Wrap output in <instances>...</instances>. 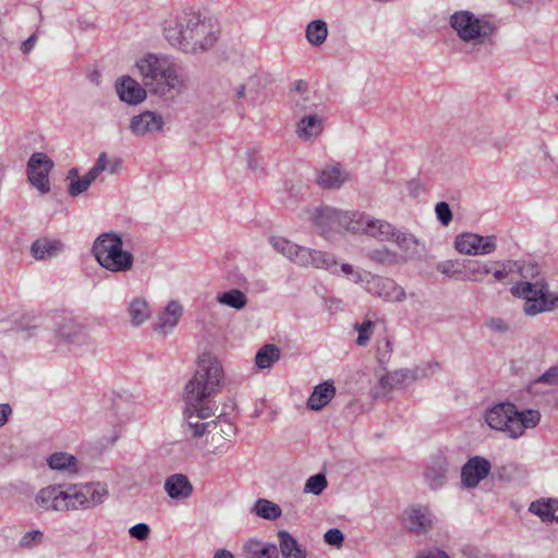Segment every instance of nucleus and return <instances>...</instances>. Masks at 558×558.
Listing matches in <instances>:
<instances>
[{"label":"nucleus","instance_id":"1","mask_svg":"<svg viewBox=\"0 0 558 558\" xmlns=\"http://www.w3.org/2000/svg\"><path fill=\"white\" fill-rule=\"evenodd\" d=\"M163 33L171 46L191 54L209 50L218 39L215 22L193 10L179 12L167 21Z\"/></svg>","mask_w":558,"mask_h":558},{"label":"nucleus","instance_id":"2","mask_svg":"<svg viewBox=\"0 0 558 558\" xmlns=\"http://www.w3.org/2000/svg\"><path fill=\"white\" fill-rule=\"evenodd\" d=\"M216 410V405H206L203 409L184 411V434L194 439L206 437L204 457H222L231 449L232 439L236 435V427L226 417L206 421L215 415Z\"/></svg>","mask_w":558,"mask_h":558},{"label":"nucleus","instance_id":"3","mask_svg":"<svg viewBox=\"0 0 558 558\" xmlns=\"http://www.w3.org/2000/svg\"><path fill=\"white\" fill-rule=\"evenodd\" d=\"M144 86L151 94L172 98L186 89L184 66L163 54L148 53L136 61Z\"/></svg>","mask_w":558,"mask_h":558},{"label":"nucleus","instance_id":"4","mask_svg":"<svg viewBox=\"0 0 558 558\" xmlns=\"http://www.w3.org/2000/svg\"><path fill=\"white\" fill-rule=\"evenodd\" d=\"M225 372L219 360L210 353L198 357L197 368L184 388L185 411L215 405L210 397L220 390Z\"/></svg>","mask_w":558,"mask_h":558},{"label":"nucleus","instance_id":"5","mask_svg":"<svg viewBox=\"0 0 558 558\" xmlns=\"http://www.w3.org/2000/svg\"><path fill=\"white\" fill-rule=\"evenodd\" d=\"M485 420L490 428L502 432L510 438H518L525 429L533 428L539 423L541 413L531 409L519 411L514 404L502 402L488 409Z\"/></svg>","mask_w":558,"mask_h":558},{"label":"nucleus","instance_id":"6","mask_svg":"<svg viewBox=\"0 0 558 558\" xmlns=\"http://www.w3.org/2000/svg\"><path fill=\"white\" fill-rule=\"evenodd\" d=\"M92 252L98 264L111 272H128L133 268L134 256L123 250L120 235L102 233L94 242Z\"/></svg>","mask_w":558,"mask_h":558},{"label":"nucleus","instance_id":"7","mask_svg":"<svg viewBox=\"0 0 558 558\" xmlns=\"http://www.w3.org/2000/svg\"><path fill=\"white\" fill-rule=\"evenodd\" d=\"M269 243L276 252L301 267H313L329 270L332 274L336 272L333 268L337 266V260L332 254L298 245L281 236H271Z\"/></svg>","mask_w":558,"mask_h":558},{"label":"nucleus","instance_id":"8","mask_svg":"<svg viewBox=\"0 0 558 558\" xmlns=\"http://www.w3.org/2000/svg\"><path fill=\"white\" fill-rule=\"evenodd\" d=\"M449 24L460 40L472 45L490 41L496 31V26L486 16H476L469 10L452 13Z\"/></svg>","mask_w":558,"mask_h":558},{"label":"nucleus","instance_id":"9","mask_svg":"<svg viewBox=\"0 0 558 558\" xmlns=\"http://www.w3.org/2000/svg\"><path fill=\"white\" fill-rule=\"evenodd\" d=\"M510 291L513 295L524 300L523 312L529 316L550 312L558 307V294L549 292L548 283L544 279H537L534 282H517Z\"/></svg>","mask_w":558,"mask_h":558},{"label":"nucleus","instance_id":"10","mask_svg":"<svg viewBox=\"0 0 558 558\" xmlns=\"http://www.w3.org/2000/svg\"><path fill=\"white\" fill-rule=\"evenodd\" d=\"M351 223L352 233L365 234L381 242L391 241L396 230V227L388 221L361 211L353 213Z\"/></svg>","mask_w":558,"mask_h":558},{"label":"nucleus","instance_id":"11","mask_svg":"<svg viewBox=\"0 0 558 558\" xmlns=\"http://www.w3.org/2000/svg\"><path fill=\"white\" fill-rule=\"evenodd\" d=\"M56 337L72 351L88 348L93 343L85 326L74 317H62L54 328Z\"/></svg>","mask_w":558,"mask_h":558},{"label":"nucleus","instance_id":"12","mask_svg":"<svg viewBox=\"0 0 558 558\" xmlns=\"http://www.w3.org/2000/svg\"><path fill=\"white\" fill-rule=\"evenodd\" d=\"M354 211H341L329 206L317 208L314 221L318 232L324 238H329L332 232L343 228L351 232V217Z\"/></svg>","mask_w":558,"mask_h":558},{"label":"nucleus","instance_id":"13","mask_svg":"<svg viewBox=\"0 0 558 558\" xmlns=\"http://www.w3.org/2000/svg\"><path fill=\"white\" fill-rule=\"evenodd\" d=\"M366 277L364 289L368 293L391 303H400L407 299L405 290L393 279L373 274H366Z\"/></svg>","mask_w":558,"mask_h":558},{"label":"nucleus","instance_id":"14","mask_svg":"<svg viewBox=\"0 0 558 558\" xmlns=\"http://www.w3.org/2000/svg\"><path fill=\"white\" fill-rule=\"evenodd\" d=\"M456 250L465 255H488L497 248L495 235H480L476 233H462L454 240Z\"/></svg>","mask_w":558,"mask_h":558},{"label":"nucleus","instance_id":"15","mask_svg":"<svg viewBox=\"0 0 558 558\" xmlns=\"http://www.w3.org/2000/svg\"><path fill=\"white\" fill-rule=\"evenodd\" d=\"M52 167L53 161L44 153H34L28 159V181L43 194L50 191L49 172Z\"/></svg>","mask_w":558,"mask_h":558},{"label":"nucleus","instance_id":"16","mask_svg":"<svg viewBox=\"0 0 558 558\" xmlns=\"http://www.w3.org/2000/svg\"><path fill=\"white\" fill-rule=\"evenodd\" d=\"M435 515L428 507L415 505L408 508L403 513L405 529L414 534H426L434 525Z\"/></svg>","mask_w":558,"mask_h":558},{"label":"nucleus","instance_id":"17","mask_svg":"<svg viewBox=\"0 0 558 558\" xmlns=\"http://www.w3.org/2000/svg\"><path fill=\"white\" fill-rule=\"evenodd\" d=\"M165 121L161 114L146 110L133 116L129 129L135 136H146L162 130Z\"/></svg>","mask_w":558,"mask_h":558},{"label":"nucleus","instance_id":"18","mask_svg":"<svg viewBox=\"0 0 558 558\" xmlns=\"http://www.w3.org/2000/svg\"><path fill=\"white\" fill-rule=\"evenodd\" d=\"M490 462L480 456L473 457L466 461L461 470V482L465 487L474 488L490 472Z\"/></svg>","mask_w":558,"mask_h":558},{"label":"nucleus","instance_id":"19","mask_svg":"<svg viewBox=\"0 0 558 558\" xmlns=\"http://www.w3.org/2000/svg\"><path fill=\"white\" fill-rule=\"evenodd\" d=\"M114 87L120 100L128 105H138L147 97V88L131 76H122Z\"/></svg>","mask_w":558,"mask_h":558},{"label":"nucleus","instance_id":"20","mask_svg":"<svg viewBox=\"0 0 558 558\" xmlns=\"http://www.w3.org/2000/svg\"><path fill=\"white\" fill-rule=\"evenodd\" d=\"M182 314V305L175 300L170 301L163 311L159 313L154 326L155 331L161 335L170 333L178 325Z\"/></svg>","mask_w":558,"mask_h":558},{"label":"nucleus","instance_id":"21","mask_svg":"<svg viewBox=\"0 0 558 558\" xmlns=\"http://www.w3.org/2000/svg\"><path fill=\"white\" fill-rule=\"evenodd\" d=\"M63 489L59 485H49L41 488L36 497L35 502L44 510H52L57 512L64 511Z\"/></svg>","mask_w":558,"mask_h":558},{"label":"nucleus","instance_id":"22","mask_svg":"<svg viewBox=\"0 0 558 558\" xmlns=\"http://www.w3.org/2000/svg\"><path fill=\"white\" fill-rule=\"evenodd\" d=\"M163 488L174 500L187 499L193 493V485L186 475L177 473L166 478Z\"/></svg>","mask_w":558,"mask_h":558},{"label":"nucleus","instance_id":"23","mask_svg":"<svg viewBox=\"0 0 558 558\" xmlns=\"http://www.w3.org/2000/svg\"><path fill=\"white\" fill-rule=\"evenodd\" d=\"M132 327L136 328L145 324L151 316L148 301L143 296L133 298L126 308Z\"/></svg>","mask_w":558,"mask_h":558},{"label":"nucleus","instance_id":"24","mask_svg":"<svg viewBox=\"0 0 558 558\" xmlns=\"http://www.w3.org/2000/svg\"><path fill=\"white\" fill-rule=\"evenodd\" d=\"M324 130V120L317 114L303 117L296 124L295 134L302 141L316 138Z\"/></svg>","mask_w":558,"mask_h":558},{"label":"nucleus","instance_id":"25","mask_svg":"<svg viewBox=\"0 0 558 558\" xmlns=\"http://www.w3.org/2000/svg\"><path fill=\"white\" fill-rule=\"evenodd\" d=\"M336 388L332 383L325 381L317 385L307 400L311 410L319 411L335 397Z\"/></svg>","mask_w":558,"mask_h":558},{"label":"nucleus","instance_id":"26","mask_svg":"<svg viewBox=\"0 0 558 558\" xmlns=\"http://www.w3.org/2000/svg\"><path fill=\"white\" fill-rule=\"evenodd\" d=\"M62 248L60 241L40 238L32 244L31 254L35 259L41 260L57 256Z\"/></svg>","mask_w":558,"mask_h":558},{"label":"nucleus","instance_id":"27","mask_svg":"<svg viewBox=\"0 0 558 558\" xmlns=\"http://www.w3.org/2000/svg\"><path fill=\"white\" fill-rule=\"evenodd\" d=\"M348 180V173L340 166L324 168L317 177V183L323 189H339Z\"/></svg>","mask_w":558,"mask_h":558},{"label":"nucleus","instance_id":"28","mask_svg":"<svg viewBox=\"0 0 558 558\" xmlns=\"http://www.w3.org/2000/svg\"><path fill=\"white\" fill-rule=\"evenodd\" d=\"M82 488L84 495H86V510L100 506L109 497L107 485L101 483H87L82 485Z\"/></svg>","mask_w":558,"mask_h":558},{"label":"nucleus","instance_id":"29","mask_svg":"<svg viewBox=\"0 0 558 558\" xmlns=\"http://www.w3.org/2000/svg\"><path fill=\"white\" fill-rule=\"evenodd\" d=\"M47 464L51 470L75 474L78 471L77 460L68 452H54L47 459Z\"/></svg>","mask_w":558,"mask_h":558},{"label":"nucleus","instance_id":"30","mask_svg":"<svg viewBox=\"0 0 558 558\" xmlns=\"http://www.w3.org/2000/svg\"><path fill=\"white\" fill-rule=\"evenodd\" d=\"M243 555L245 558H278V549L276 545L250 539L243 546Z\"/></svg>","mask_w":558,"mask_h":558},{"label":"nucleus","instance_id":"31","mask_svg":"<svg viewBox=\"0 0 558 558\" xmlns=\"http://www.w3.org/2000/svg\"><path fill=\"white\" fill-rule=\"evenodd\" d=\"M278 539L283 558H306L305 550L289 532L280 531L278 533Z\"/></svg>","mask_w":558,"mask_h":558},{"label":"nucleus","instance_id":"32","mask_svg":"<svg viewBox=\"0 0 558 558\" xmlns=\"http://www.w3.org/2000/svg\"><path fill=\"white\" fill-rule=\"evenodd\" d=\"M530 511L545 522H558V499L534 501L530 506Z\"/></svg>","mask_w":558,"mask_h":558},{"label":"nucleus","instance_id":"33","mask_svg":"<svg viewBox=\"0 0 558 558\" xmlns=\"http://www.w3.org/2000/svg\"><path fill=\"white\" fill-rule=\"evenodd\" d=\"M447 463L444 460H437L425 471V482L433 489L439 488L447 480Z\"/></svg>","mask_w":558,"mask_h":558},{"label":"nucleus","instance_id":"34","mask_svg":"<svg viewBox=\"0 0 558 558\" xmlns=\"http://www.w3.org/2000/svg\"><path fill=\"white\" fill-rule=\"evenodd\" d=\"M64 511L86 510V495L83 493L82 485H70L63 490Z\"/></svg>","mask_w":558,"mask_h":558},{"label":"nucleus","instance_id":"35","mask_svg":"<svg viewBox=\"0 0 558 558\" xmlns=\"http://www.w3.org/2000/svg\"><path fill=\"white\" fill-rule=\"evenodd\" d=\"M403 252L407 258H412L418 254V240L411 233H405L396 228L392 240Z\"/></svg>","mask_w":558,"mask_h":558},{"label":"nucleus","instance_id":"36","mask_svg":"<svg viewBox=\"0 0 558 558\" xmlns=\"http://www.w3.org/2000/svg\"><path fill=\"white\" fill-rule=\"evenodd\" d=\"M280 355V349L276 344H265L255 355V365L259 369L269 368L279 361Z\"/></svg>","mask_w":558,"mask_h":558},{"label":"nucleus","instance_id":"37","mask_svg":"<svg viewBox=\"0 0 558 558\" xmlns=\"http://www.w3.org/2000/svg\"><path fill=\"white\" fill-rule=\"evenodd\" d=\"M492 275L498 282H513L518 269L515 260H495Z\"/></svg>","mask_w":558,"mask_h":558},{"label":"nucleus","instance_id":"38","mask_svg":"<svg viewBox=\"0 0 558 558\" xmlns=\"http://www.w3.org/2000/svg\"><path fill=\"white\" fill-rule=\"evenodd\" d=\"M328 35L327 23L323 20H314L306 26L305 37L307 41L313 46H322Z\"/></svg>","mask_w":558,"mask_h":558},{"label":"nucleus","instance_id":"39","mask_svg":"<svg viewBox=\"0 0 558 558\" xmlns=\"http://www.w3.org/2000/svg\"><path fill=\"white\" fill-rule=\"evenodd\" d=\"M216 299L219 304L238 311L244 308L247 304V296L239 289H230L218 293Z\"/></svg>","mask_w":558,"mask_h":558},{"label":"nucleus","instance_id":"40","mask_svg":"<svg viewBox=\"0 0 558 558\" xmlns=\"http://www.w3.org/2000/svg\"><path fill=\"white\" fill-rule=\"evenodd\" d=\"M253 512L257 517L269 521L277 520L282 514V510L277 504L263 498L255 502Z\"/></svg>","mask_w":558,"mask_h":558},{"label":"nucleus","instance_id":"41","mask_svg":"<svg viewBox=\"0 0 558 558\" xmlns=\"http://www.w3.org/2000/svg\"><path fill=\"white\" fill-rule=\"evenodd\" d=\"M368 258L377 264L393 266L405 262L397 252L391 251L387 247L376 248L367 254Z\"/></svg>","mask_w":558,"mask_h":558},{"label":"nucleus","instance_id":"42","mask_svg":"<svg viewBox=\"0 0 558 558\" xmlns=\"http://www.w3.org/2000/svg\"><path fill=\"white\" fill-rule=\"evenodd\" d=\"M494 270L493 262H474L468 267L465 278L470 281L481 282L485 276L492 274Z\"/></svg>","mask_w":558,"mask_h":558},{"label":"nucleus","instance_id":"43","mask_svg":"<svg viewBox=\"0 0 558 558\" xmlns=\"http://www.w3.org/2000/svg\"><path fill=\"white\" fill-rule=\"evenodd\" d=\"M327 485L328 483L325 474L317 473L306 480L303 493L318 496L326 489Z\"/></svg>","mask_w":558,"mask_h":558},{"label":"nucleus","instance_id":"44","mask_svg":"<svg viewBox=\"0 0 558 558\" xmlns=\"http://www.w3.org/2000/svg\"><path fill=\"white\" fill-rule=\"evenodd\" d=\"M96 180V178L87 172L85 175L77 178L72 181L68 186V193L72 197H76L81 195L83 192L87 191V189L92 185V183Z\"/></svg>","mask_w":558,"mask_h":558},{"label":"nucleus","instance_id":"45","mask_svg":"<svg viewBox=\"0 0 558 558\" xmlns=\"http://www.w3.org/2000/svg\"><path fill=\"white\" fill-rule=\"evenodd\" d=\"M517 262V266H518V269L515 271V279L518 277L524 279L525 281L527 280H537V276L539 274V267L537 264L535 263H532V262H521V260H515Z\"/></svg>","mask_w":558,"mask_h":558},{"label":"nucleus","instance_id":"46","mask_svg":"<svg viewBox=\"0 0 558 558\" xmlns=\"http://www.w3.org/2000/svg\"><path fill=\"white\" fill-rule=\"evenodd\" d=\"M354 329L359 332L356 344L364 347L367 344L374 332V323L372 320H365L362 324H355Z\"/></svg>","mask_w":558,"mask_h":558},{"label":"nucleus","instance_id":"47","mask_svg":"<svg viewBox=\"0 0 558 558\" xmlns=\"http://www.w3.org/2000/svg\"><path fill=\"white\" fill-rule=\"evenodd\" d=\"M395 387H397V385L395 381H392L391 373L381 375L378 379L377 387H375L374 397L375 398L386 397Z\"/></svg>","mask_w":558,"mask_h":558},{"label":"nucleus","instance_id":"48","mask_svg":"<svg viewBox=\"0 0 558 558\" xmlns=\"http://www.w3.org/2000/svg\"><path fill=\"white\" fill-rule=\"evenodd\" d=\"M392 381L396 383L397 386L407 383L408 380H416L422 376H425L424 373L422 375L418 374V369H409L402 368L391 373Z\"/></svg>","mask_w":558,"mask_h":558},{"label":"nucleus","instance_id":"49","mask_svg":"<svg viewBox=\"0 0 558 558\" xmlns=\"http://www.w3.org/2000/svg\"><path fill=\"white\" fill-rule=\"evenodd\" d=\"M44 535L40 531H29L20 539V546L23 548H33L43 542Z\"/></svg>","mask_w":558,"mask_h":558},{"label":"nucleus","instance_id":"50","mask_svg":"<svg viewBox=\"0 0 558 558\" xmlns=\"http://www.w3.org/2000/svg\"><path fill=\"white\" fill-rule=\"evenodd\" d=\"M340 269L344 275L349 276L353 282L364 283V286H366V280H367L366 274H368L367 271L362 272V271L355 270L351 264H347V263L342 264Z\"/></svg>","mask_w":558,"mask_h":558},{"label":"nucleus","instance_id":"51","mask_svg":"<svg viewBox=\"0 0 558 558\" xmlns=\"http://www.w3.org/2000/svg\"><path fill=\"white\" fill-rule=\"evenodd\" d=\"M437 219L442 226H448L452 220V211L446 202H440L435 207Z\"/></svg>","mask_w":558,"mask_h":558},{"label":"nucleus","instance_id":"52","mask_svg":"<svg viewBox=\"0 0 558 558\" xmlns=\"http://www.w3.org/2000/svg\"><path fill=\"white\" fill-rule=\"evenodd\" d=\"M392 343L388 338H385L381 341H379L377 347V359L379 363H386L390 359Z\"/></svg>","mask_w":558,"mask_h":558},{"label":"nucleus","instance_id":"53","mask_svg":"<svg viewBox=\"0 0 558 558\" xmlns=\"http://www.w3.org/2000/svg\"><path fill=\"white\" fill-rule=\"evenodd\" d=\"M129 533L131 537L143 542L148 538L150 529L146 523H137L130 527Z\"/></svg>","mask_w":558,"mask_h":558},{"label":"nucleus","instance_id":"54","mask_svg":"<svg viewBox=\"0 0 558 558\" xmlns=\"http://www.w3.org/2000/svg\"><path fill=\"white\" fill-rule=\"evenodd\" d=\"M534 384L558 385V365L550 367Z\"/></svg>","mask_w":558,"mask_h":558},{"label":"nucleus","instance_id":"55","mask_svg":"<svg viewBox=\"0 0 558 558\" xmlns=\"http://www.w3.org/2000/svg\"><path fill=\"white\" fill-rule=\"evenodd\" d=\"M324 539L328 545L339 547L342 545L344 536L339 529H330L324 534Z\"/></svg>","mask_w":558,"mask_h":558},{"label":"nucleus","instance_id":"56","mask_svg":"<svg viewBox=\"0 0 558 558\" xmlns=\"http://www.w3.org/2000/svg\"><path fill=\"white\" fill-rule=\"evenodd\" d=\"M437 270L448 277H454L461 272L459 264L453 260H446L437 265Z\"/></svg>","mask_w":558,"mask_h":558},{"label":"nucleus","instance_id":"57","mask_svg":"<svg viewBox=\"0 0 558 558\" xmlns=\"http://www.w3.org/2000/svg\"><path fill=\"white\" fill-rule=\"evenodd\" d=\"M520 472V466L513 463H509L502 465L498 470V475L504 481H511L514 478L515 474Z\"/></svg>","mask_w":558,"mask_h":558},{"label":"nucleus","instance_id":"58","mask_svg":"<svg viewBox=\"0 0 558 558\" xmlns=\"http://www.w3.org/2000/svg\"><path fill=\"white\" fill-rule=\"evenodd\" d=\"M487 328H489L493 331L504 333L508 331L509 326L508 324L502 319L498 317L489 318L486 323Z\"/></svg>","mask_w":558,"mask_h":558},{"label":"nucleus","instance_id":"59","mask_svg":"<svg viewBox=\"0 0 558 558\" xmlns=\"http://www.w3.org/2000/svg\"><path fill=\"white\" fill-rule=\"evenodd\" d=\"M107 167V155L101 153L97 158L95 165L89 169V173L93 174L96 179L100 175V173Z\"/></svg>","mask_w":558,"mask_h":558},{"label":"nucleus","instance_id":"60","mask_svg":"<svg viewBox=\"0 0 558 558\" xmlns=\"http://www.w3.org/2000/svg\"><path fill=\"white\" fill-rule=\"evenodd\" d=\"M254 80L250 78L246 84H240L234 88V96L236 99H243L247 92H252Z\"/></svg>","mask_w":558,"mask_h":558},{"label":"nucleus","instance_id":"61","mask_svg":"<svg viewBox=\"0 0 558 558\" xmlns=\"http://www.w3.org/2000/svg\"><path fill=\"white\" fill-rule=\"evenodd\" d=\"M326 308L330 312H337L342 310V301L336 298H325Z\"/></svg>","mask_w":558,"mask_h":558},{"label":"nucleus","instance_id":"62","mask_svg":"<svg viewBox=\"0 0 558 558\" xmlns=\"http://www.w3.org/2000/svg\"><path fill=\"white\" fill-rule=\"evenodd\" d=\"M489 137H490L489 129L484 128L481 132H478L477 134H474L472 136V140L475 144L483 145L484 143H486L488 141Z\"/></svg>","mask_w":558,"mask_h":558},{"label":"nucleus","instance_id":"63","mask_svg":"<svg viewBox=\"0 0 558 558\" xmlns=\"http://www.w3.org/2000/svg\"><path fill=\"white\" fill-rule=\"evenodd\" d=\"M12 414V409L9 403L0 404V427H2Z\"/></svg>","mask_w":558,"mask_h":558},{"label":"nucleus","instance_id":"64","mask_svg":"<svg viewBox=\"0 0 558 558\" xmlns=\"http://www.w3.org/2000/svg\"><path fill=\"white\" fill-rule=\"evenodd\" d=\"M416 558H450L447 553L439 549L428 550L420 554Z\"/></svg>","mask_w":558,"mask_h":558}]
</instances>
